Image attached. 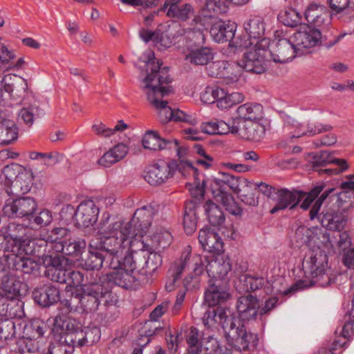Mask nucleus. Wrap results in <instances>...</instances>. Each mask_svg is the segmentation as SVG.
I'll use <instances>...</instances> for the list:
<instances>
[{
    "instance_id": "f257e3e1",
    "label": "nucleus",
    "mask_w": 354,
    "mask_h": 354,
    "mask_svg": "<svg viewBox=\"0 0 354 354\" xmlns=\"http://www.w3.org/2000/svg\"><path fill=\"white\" fill-rule=\"evenodd\" d=\"M97 233L102 240V247L112 256L123 254L129 250L131 254L141 252L149 254L153 250V246L138 236L135 230L124 227L122 221H116L109 215L103 216Z\"/></svg>"
},
{
    "instance_id": "f03ea898",
    "label": "nucleus",
    "mask_w": 354,
    "mask_h": 354,
    "mask_svg": "<svg viewBox=\"0 0 354 354\" xmlns=\"http://www.w3.org/2000/svg\"><path fill=\"white\" fill-rule=\"evenodd\" d=\"M203 323L207 328L220 324L228 344L239 350H247L250 346H254L258 342L257 335L248 333L241 320L236 318L230 308H209L203 315Z\"/></svg>"
},
{
    "instance_id": "7ed1b4c3",
    "label": "nucleus",
    "mask_w": 354,
    "mask_h": 354,
    "mask_svg": "<svg viewBox=\"0 0 354 354\" xmlns=\"http://www.w3.org/2000/svg\"><path fill=\"white\" fill-rule=\"evenodd\" d=\"M270 40L263 38L258 41L253 49L245 53L241 62L225 64L223 68L225 71L224 82L226 84L236 83L241 75V69L254 73L261 74L265 71L266 61L268 58Z\"/></svg>"
},
{
    "instance_id": "20e7f679",
    "label": "nucleus",
    "mask_w": 354,
    "mask_h": 354,
    "mask_svg": "<svg viewBox=\"0 0 354 354\" xmlns=\"http://www.w3.org/2000/svg\"><path fill=\"white\" fill-rule=\"evenodd\" d=\"M154 54L150 53L146 62L147 76L143 80V89L147 98L163 97L172 92L170 86H164L171 82V79L168 74L167 67L161 68L162 62L155 59Z\"/></svg>"
},
{
    "instance_id": "39448f33",
    "label": "nucleus",
    "mask_w": 354,
    "mask_h": 354,
    "mask_svg": "<svg viewBox=\"0 0 354 354\" xmlns=\"http://www.w3.org/2000/svg\"><path fill=\"white\" fill-rule=\"evenodd\" d=\"M190 270L192 272L189 273V277H185L183 280L186 288H188L189 285V278L198 277L204 272V263L202 257L198 254H192L191 248L188 246L186 250L182 253L180 258L171 265L168 270L169 279L166 282V289L171 291L176 283L182 277L183 274Z\"/></svg>"
},
{
    "instance_id": "423d86ee",
    "label": "nucleus",
    "mask_w": 354,
    "mask_h": 354,
    "mask_svg": "<svg viewBox=\"0 0 354 354\" xmlns=\"http://www.w3.org/2000/svg\"><path fill=\"white\" fill-rule=\"evenodd\" d=\"M303 270L306 275L314 279L315 283L325 287L330 285L335 278L331 277L328 256L323 250H313L310 257L304 259Z\"/></svg>"
},
{
    "instance_id": "0eeeda50",
    "label": "nucleus",
    "mask_w": 354,
    "mask_h": 354,
    "mask_svg": "<svg viewBox=\"0 0 354 354\" xmlns=\"http://www.w3.org/2000/svg\"><path fill=\"white\" fill-rule=\"evenodd\" d=\"M248 185V180L245 178L221 172L218 176L213 180L212 192L214 197H221L231 194L229 191L235 194L241 193L247 189Z\"/></svg>"
},
{
    "instance_id": "6e6552de",
    "label": "nucleus",
    "mask_w": 354,
    "mask_h": 354,
    "mask_svg": "<svg viewBox=\"0 0 354 354\" xmlns=\"http://www.w3.org/2000/svg\"><path fill=\"white\" fill-rule=\"evenodd\" d=\"M109 287H105L102 279L99 282H91L84 286L81 292V309L86 313L94 312L100 305V298L109 292Z\"/></svg>"
},
{
    "instance_id": "1a4fd4ad",
    "label": "nucleus",
    "mask_w": 354,
    "mask_h": 354,
    "mask_svg": "<svg viewBox=\"0 0 354 354\" xmlns=\"http://www.w3.org/2000/svg\"><path fill=\"white\" fill-rule=\"evenodd\" d=\"M176 168V161L158 160L148 167L145 179L151 185H160L174 176Z\"/></svg>"
},
{
    "instance_id": "9d476101",
    "label": "nucleus",
    "mask_w": 354,
    "mask_h": 354,
    "mask_svg": "<svg viewBox=\"0 0 354 354\" xmlns=\"http://www.w3.org/2000/svg\"><path fill=\"white\" fill-rule=\"evenodd\" d=\"M29 229L22 224L11 223L8 226V234L12 239L15 245L12 249V252L25 253L31 254L33 248L30 244H34L28 235Z\"/></svg>"
},
{
    "instance_id": "9b49d317",
    "label": "nucleus",
    "mask_w": 354,
    "mask_h": 354,
    "mask_svg": "<svg viewBox=\"0 0 354 354\" xmlns=\"http://www.w3.org/2000/svg\"><path fill=\"white\" fill-rule=\"evenodd\" d=\"M23 254L19 252H12L9 254H3L0 257V263H3L2 270L6 271L12 268L13 270H20L25 274H30L39 270V264L28 257H22Z\"/></svg>"
},
{
    "instance_id": "f8f14e48",
    "label": "nucleus",
    "mask_w": 354,
    "mask_h": 354,
    "mask_svg": "<svg viewBox=\"0 0 354 354\" xmlns=\"http://www.w3.org/2000/svg\"><path fill=\"white\" fill-rule=\"evenodd\" d=\"M37 207L36 201L30 197H22L7 202L3 208L4 214L8 217H27L31 221L30 216Z\"/></svg>"
},
{
    "instance_id": "ddd939ff",
    "label": "nucleus",
    "mask_w": 354,
    "mask_h": 354,
    "mask_svg": "<svg viewBox=\"0 0 354 354\" xmlns=\"http://www.w3.org/2000/svg\"><path fill=\"white\" fill-rule=\"evenodd\" d=\"M321 30L309 25L301 26L292 36V39L299 53L301 50L317 46L321 43Z\"/></svg>"
},
{
    "instance_id": "4468645a",
    "label": "nucleus",
    "mask_w": 354,
    "mask_h": 354,
    "mask_svg": "<svg viewBox=\"0 0 354 354\" xmlns=\"http://www.w3.org/2000/svg\"><path fill=\"white\" fill-rule=\"evenodd\" d=\"M268 55L274 62L286 63L291 61L297 55H300V53L298 52L293 41L281 38L272 41Z\"/></svg>"
},
{
    "instance_id": "2eb2a0df",
    "label": "nucleus",
    "mask_w": 354,
    "mask_h": 354,
    "mask_svg": "<svg viewBox=\"0 0 354 354\" xmlns=\"http://www.w3.org/2000/svg\"><path fill=\"white\" fill-rule=\"evenodd\" d=\"M226 281L209 280L208 288L205 292V301L209 307L226 302L230 295L226 287Z\"/></svg>"
},
{
    "instance_id": "dca6fc26",
    "label": "nucleus",
    "mask_w": 354,
    "mask_h": 354,
    "mask_svg": "<svg viewBox=\"0 0 354 354\" xmlns=\"http://www.w3.org/2000/svg\"><path fill=\"white\" fill-rule=\"evenodd\" d=\"M335 188H328L324 189V191L321 194L317 200L313 203L310 212L309 216L311 220H313L318 215V212L320 210V208L323 204V203L328 198L330 200L333 197L336 198V203L338 206V209H342L344 207H352V203H349L348 205H344L347 201L346 198H348V192L346 191H342L339 193H335Z\"/></svg>"
},
{
    "instance_id": "f3484780",
    "label": "nucleus",
    "mask_w": 354,
    "mask_h": 354,
    "mask_svg": "<svg viewBox=\"0 0 354 354\" xmlns=\"http://www.w3.org/2000/svg\"><path fill=\"white\" fill-rule=\"evenodd\" d=\"M206 272L209 280L224 281L223 279L232 270V263L227 257L217 256L216 257L205 259Z\"/></svg>"
},
{
    "instance_id": "a211bd4d",
    "label": "nucleus",
    "mask_w": 354,
    "mask_h": 354,
    "mask_svg": "<svg viewBox=\"0 0 354 354\" xmlns=\"http://www.w3.org/2000/svg\"><path fill=\"white\" fill-rule=\"evenodd\" d=\"M99 209L93 201L81 203L75 213L74 218L77 225L86 227L93 225L97 220Z\"/></svg>"
},
{
    "instance_id": "6ab92c4d",
    "label": "nucleus",
    "mask_w": 354,
    "mask_h": 354,
    "mask_svg": "<svg viewBox=\"0 0 354 354\" xmlns=\"http://www.w3.org/2000/svg\"><path fill=\"white\" fill-rule=\"evenodd\" d=\"M304 17L310 24L309 26L321 30L326 28L330 24L329 13L326 7L322 5H309L304 12Z\"/></svg>"
},
{
    "instance_id": "aec40b11",
    "label": "nucleus",
    "mask_w": 354,
    "mask_h": 354,
    "mask_svg": "<svg viewBox=\"0 0 354 354\" xmlns=\"http://www.w3.org/2000/svg\"><path fill=\"white\" fill-rule=\"evenodd\" d=\"M3 263H0V295L9 299H13L21 295V288L23 283L15 276L3 270Z\"/></svg>"
},
{
    "instance_id": "412c9836",
    "label": "nucleus",
    "mask_w": 354,
    "mask_h": 354,
    "mask_svg": "<svg viewBox=\"0 0 354 354\" xmlns=\"http://www.w3.org/2000/svg\"><path fill=\"white\" fill-rule=\"evenodd\" d=\"M348 207L338 209L337 211L327 210L323 212L321 223L323 227L333 231H341L348 221Z\"/></svg>"
},
{
    "instance_id": "4be33fe9",
    "label": "nucleus",
    "mask_w": 354,
    "mask_h": 354,
    "mask_svg": "<svg viewBox=\"0 0 354 354\" xmlns=\"http://www.w3.org/2000/svg\"><path fill=\"white\" fill-rule=\"evenodd\" d=\"M113 271L101 278L103 284L106 281V287H109V283H112L124 289H132L134 288L137 279L133 273L119 269L117 267H113Z\"/></svg>"
},
{
    "instance_id": "5701e85b",
    "label": "nucleus",
    "mask_w": 354,
    "mask_h": 354,
    "mask_svg": "<svg viewBox=\"0 0 354 354\" xmlns=\"http://www.w3.org/2000/svg\"><path fill=\"white\" fill-rule=\"evenodd\" d=\"M236 24L230 21L218 20L210 28L209 34L217 43H224L232 39L235 35Z\"/></svg>"
},
{
    "instance_id": "b1692460",
    "label": "nucleus",
    "mask_w": 354,
    "mask_h": 354,
    "mask_svg": "<svg viewBox=\"0 0 354 354\" xmlns=\"http://www.w3.org/2000/svg\"><path fill=\"white\" fill-rule=\"evenodd\" d=\"M202 248L210 253L220 254L223 251V242L218 234L209 227L203 228L198 233Z\"/></svg>"
},
{
    "instance_id": "393cba45",
    "label": "nucleus",
    "mask_w": 354,
    "mask_h": 354,
    "mask_svg": "<svg viewBox=\"0 0 354 354\" xmlns=\"http://www.w3.org/2000/svg\"><path fill=\"white\" fill-rule=\"evenodd\" d=\"M3 89L12 97L22 100L28 92V83L21 77L16 75H6L3 77Z\"/></svg>"
},
{
    "instance_id": "a878e982",
    "label": "nucleus",
    "mask_w": 354,
    "mask_h": 354,
    "mask_svg": "<svg viewBox=\"0 0 354 354\" xmlns=\"http://www.w3.org/2000/svg\"><path fill=\"white\" fill-rule=\"evenodd\" d=\"M301 194L297 191H290L288 189H279L275 195V205L271 209L270 213L274 214L279 210L288 207L293 209L300 202Z\"/></svg>"
},
{
    "instance_id": "bb28decb",
    "label": "nucleus",
    "mask_w": 354,
    "mask_h": 354,
    "mask_svg": "<svg viewBox=\"0 0 354 354\" xmlns=\"http://www.w3.org/2000/svg\"><path fill=\"white\" fill-rule=\"evenodd\" d=\"M183 53L185 60L195 66L207 64L214 58L212 50L207 47H196L189 45V48H184Z\"/></svg>"
},
{
    "instance_id": "cd10ccee",
    "label": "nucleus",
    "mask_w": 354,
    "mask_h": 354,
    "mask_svg": "<svg viewBox=\"0 0 354 354\" xmlns=\"http://www.w3.org/2000/svg\"><path fill=\"white\" fill-rule=\"evenodd\" d=\"M153 215V209L151 207L143 206L138 209L131 220L124 227H128L133 230V227L140 232H146L151 226Z\"/></svg>"
},
{
    "instance_id": "c85d7f7f",
    "label": "nucleus",
    "mask_w": 354,
    "mask_h": 354,
    "mask_svg": "<svg viewBox=\"0 0 354 354\" xmlns=\"http://www.w3.org/2000/svg\"><path fill=\"white\" fill-rule=\"evenodd\" d=\"M234 131L242 138L259 142L264 136L265 128L255 121L243 122L241 127H234Z\"/></svg>"
},
{
    "instance_id": "c756f323",
    "label": "nucleus",
    "mask_w": 354,
    "mask_h": 354,
    "mask_svg": "<svg viewBox=\"0 0 354 354\" xmlns=\"http://www.w3.org/2000/svg\"><path fill=\"white\" fill-rule=\"evenodd\" d=\"M33 297L40 306H50L60 299L59 290L52 284H46L34 290Z\"/></svg>"
},
{
    "instance_id": "7c9ffc66",
    "label": "nucleus",
    "mask_w": 354,
    "mask_h": 354,
    "mask_svg": "<svg viewBox=\"0 0 354 354\" xmlns=\"http://www.w3.org/2000/svg\"><path fill=\"white\" fill-rule=\"evenodd\" d=\"M258 299L252 295L240 297L236 303V309L243 321H249L257 315Z\"/></svg>"
},
{
    "instance_id": "2f4dec72",
    "label": "nucleus",
    "mask_w": 354,
    "mask_h": 354,
    "mask_svg": "<svg viewBox=\"0 0 354 354\" xmlns=\"http://www.w3.org/2000/svg\"><path fill=\"white\" fill-rule=\"evenodd\" d=\"M178 170L185 178L192 177L195 185V191L193 193L194 197H203L205 194L204 180L202 184L198 181V171L195 165L189 160H183L177 163Z\"/></svg>"
},
{
    "instance_id": "473e14b6",
    "label": "nucleus",
    "mask_w": 354,
    "mask_h": 354,
    "mask_svg": "<svg viewBox=\"0 0 354 354\" xmlns=\"http://www.w3.org/2000/svg\"><path fill=\"white\" fill-rule=\"evenodd\" d=\"M129 151V147L124 143H119L109 149L97 160V164L104 167H110L111 165L124 159Z\"/></svg>"
},
{
    "instance_id": "72a5a7b5",
    "label": "nucleus",
    "mask_w": 354,
    "mask_h": 354,
    "mask_svg": "<svg viewBox=\"0 0 354 354\" xmlns=\"http://www.w3.org/2000/svg\"><path fill=\"white\" fill-rule=\"evenodd\" d=\"M143 254V252H137L135 254L129 253L124 257L122 262H121L119 259V257L122 254H119L118 256H113L114 257L117 258V266H113V262H111V265L113 267H117L119 269H122L129 272L134 274V272L136 269L140 268H143V263H145Z\"/></svg>"
},
{
    "instance_id": "f704fd0d",
    "label": "nucleus",
    "mask_w": 354,
    "mask_h": 354,
    "mask_svg": "<svg viewBox=\"0 0 354 354\" xmlns=\"http://www.w3.org/2000/svg\"><path fill=\"white\" fill-rule=\"evenodd\" d=\"M197 207V205L194 201H187L185 204L183 224L187 234H192L196 230L198 222Z\"/></svg>"
},
{
    "instance_id": "c9c22d12",
    "label": "nucleus",
    "mask_w": 354,
    "mask_h": 354,
    "mask_svg": "<svg viewBox=\"0 0 354 354\" xmlns=\"http://www.w3.org/2000/svg\"><path fill=\"white\" fill-rule=\"evenodd\" d=\"M18 138V128L15 122L9 119L0 120V145H7Z\"/></svg>"
},
{
    "instance_id": "e433bc0d",
    "label": "nucleus",
    "mask_w": 354,
    "mask_h": 354,
    "mask_svg": "<svg viewBox=\"0 0 354 354\" xmlns=\"http://www.w3.org/2000/svg\"><path fill=\"white\" fill-rule=\"evenodd\" d=\"M243 28L250 39L260 41L264 38L265 24L261 17H254L248 19L244 23Z\"/></svg>"
},
{
    "instance_id": "4c0bfd02",
    "label": "nucleus",
    "mask_w": 354,
    "mask_h": 354,
    "mask_svg": "<svg viewBox=\"0 0 354 354\" xmlns=\"http://www.w3.org/2000/svg\"><path fill=\"white\" fill-rule=\"evenodd\" d=\"M169 141V140L162 139L158 132L148 131L145 134L142 142L144 148L156 151L167 149Z\"/></svg>"
},
{
    "instance_id": "58836bf2",
    "label": "nucleus",
    "mask_w": 354,
    "mask_h": 354,
    "mask_svg": "<svg viewBox=\"0 0 354 354\" xmlns=\"http://www.w3.org/2000/svg\"><path fill=\"white\" fill-rule=\"evenodd\" d=\"M225 349L216 337L208 335L201 342L197 354H223Z\"/></svg>"
},
{
    "instance_id": "ea45409f",
    "label": "nucleus",
    "mask_w": 354,
    "mask_h": 354,
    "mask_svg": "<svg viewBox=\"0 0 354 354\" xmlns=\"http://www.w3.org/2000/svg\"><path fill=\"white\" fill-rule=\"evenodd\" d=\"M262 107L258 104L246 103L237 108L236 113L239 119L244 121H254L260 116Z\"/></svg>"
},
{
    "instance_id": "a19ab883",
    "label": "nucleus",
    "mask_w": 354,
    "mask_h": 354,
    "mask_svg": "<svg viewBox=\"0 0 354 354\" xmlns=\"http://www.w3.org/2000/svg\"><path fill=\"white\" fill-rule=\"evenodd\" d=\"M162 97H156L152 99H148L147 100L158 111L160 122L166 123L171 120L174 116L173 109L167 105V101L162 100Z\"/></svg>"
},
{
    "instance_id": "79ce46f5",
    "label": "nucleus",
    "mask_w": 354,
    "mask_h": 354,
    "mask_svg": "<svg viewBox=\"0 0 354 354\" xmlns=\"http://www.w3.org/2000/svg\"><path fill=\"white\" fill-rule=\"evenodd\" d=\"M204 208L211 225L220 226L225 222L224 214L217 205L209 201L205 203Z\"/></svg>"
},
{
    "instance_id": "37998d69",
    "label": "nucleus",
    "mask_w": 354,
    "mask_h": 354,
    "mask_svg": "<svg viewBox=\"0 0 354 354\" xmlns=\"http://www.w3.org/2000/svg\"><path fill=\"white\" fill-rule=\"evenodd\" d=\"M46 326L39 319L27 323L23 330V337L37 339L43 336Z\"/></svg>"
},
{
    "instance_id": "c03bdc74",
    "label": "nucleus",
    "mask_w": 354,
    "mask_h": 354,
    "mask_svg": "<svg viewBox=\"0 0 354 354\" xmlns=\"http://www.w3.org/2000/svg\"><path fill=\"white\" fill-rule=\"evenodd\" d=\"M104 256L97 249L90 250L86 259H82V266L86 270H99L102 268Z\"/></svg>"
},
{
    "instance_id": "a18cd8bd",
    "label": "nucleus",
    "mask_w": 354,
    "mask_h": 354,
    "mask_svg": "<svg viewBox=\"0 0 354 354\" xmlns=\"http://www.w3.org/2000/svg\"><path fill=\"white\" fill-rule=\"evenodd\" d=\"M203 333L194 326H191L186 335V342L188 345L187 354H197L201 342L204 338Z\"/></svg>"
},
{
    "instance_id": "49530a36",
    "label": "nucleus",
    "mask_w": 354,
    "mask_h": 354,
    "mask_svg": "<svg viewBox=\"0 0 354 354\" xmlns=\"http://www.w3.org/2000/svg\"><path fill=\"white\" fill-rule=\"evenodd\" d=\"M59 251L66 255L78 257L81 256L86 247V243L84 239L74 240L72 242L59 244Z\"/></svg>"
},
{
    "instance_id": "de8ad7c7",
    "label": "nucleus",
    "mask_w": 354,
    "mask_h": 354,
    "mask_svg": "<svg viewBox=\"0 0 354 354\" xmlns=\"http://www.w3.org/2000/svg\"><path fill=\"white\" fill-rule=\"evenodd\" d=\"M228 6L222 0H206L203 7V13L205 17H212L216 15L225 13Z\"/></svg>"
},
{
    "instance_id": "09e8293b",
    "label": "nucleus",
    "mask_w": 354,
    "mask_h": 354,
    "mask_svg": "<svg viewBox=\"0 0 354 354\" xmlns=\"http://www.w3.org/2000/svg\"><path fill=\"white\" fill-rule=\"evenodd\" d=\"M325 187L326 185L323 183H321L313 187L308 192H299L301 196L300 201L304 198L300 207L304 210L308 209L312 203L316 198L317 199L319 198V195H321V194L324 191Z\"/></svg>"
},
{
    "instance_id": "8fccbe9b",
    "label": "nucleus",
    "mask_w": 354,
    "mask_h": 354,
    "mask_svg": "<svg viewBox=\"0 0 354 354\" xmlns=\"http://www.w3.org/2000/svg\"><path fill=\"white\" fill-rule=\"evenodd\" d=\"M167 16L169 18H177L181 20H186L192 11V6L186 3L181 6L178 4H169L167 8Z\"/></svg>"
},
{
    "instance_id": "3c124183",
    "label": "nucleus",
    "mask_w": 354,
    "mask_h": 354,
    "mask_svg": "<svg viewBox=\"0 0 354 354\" xmlns=\"http://www.w3.org/2000/svg\"><path fill=\"white\" fill-rule=\"evenodd\" d=\"M68 270L62 268L59 266H48L46 271L45 275L51 281L60 283H66Z\"/></svg>"
},
{
    "instance_id": "603ef678",
    "label": "nucleus",
    "mask_w": 354,
    "mask_h": 354,
    "mask_svg": "<svg viewBox=\"0 0 354 354\" xmlns=\"http://www.w3.org/2000/svg\"><path fill=\"white\" fill-rule=\"evenodd\" d=\"M64 342L68 344V346H72V349L74 347H82L84 346V344H82L84 343V333H83V329L77 328L74 332H69L66 335V337H64ZM72 351H65V353H72Z\"/></svg>"
},
{
    "instance_id": "864d4df0",
    "label": "nucleus",
    "mask_w": 354,
    "mask_h": 354,
    "mask_svg": "<svg viewBox=\"0 0 354 354\" xmlns=\"http://www.w3.org/2000/svg\"><path fill=\"white\" fill-rule=\"evenodd\" d=\"M214 199L221 202L225 207V209L233 215H241L242 209L239 204L234 201V197L231 194L221 196V197H214Z\"/></svg>"
},
{
    "instance_id": "5fc2aeb1",
    "label": "nucleus",
    "mask_w": 354,
    "mask_h": 354,
    "mask_svg": "<svg viewBox=\"0 0 354 354\" xmlns=\"http://www.w3.org/2000/svg\"><path fill=\"white\" fill-rule=\"evenodd\" d=\"M279 18L286 26L295 27L301 24L299 13L293 8H288L279 15Z\"/></svg>"
},
{
    "instance_id": "6e6d98bb",
    "label": "nucleus",
    "mask_w": 354,
    "mask_h": 354,
    "mask_svg": "<svg viewBox=\"0 0 354 354\" xmlns=\"http://www.w3.org/2000/svg\"><path fill=\"white\" fill-rule=\"evenodd\" d=\"M205 42V36L200 30H193L187 32L186 44L184 48H189V45L196 47H203Z\"/></svg>"
},
{
    "instance_id": "4d7b16f0",
    "label": "nucleus",
    "mask_w": 354,
    "mask_h": 354,
    "mask_svg": "<svg viewBox=\"0 0 354 354\" xmlns=\"http://www.w3.org/2000/svg\"><path fill=\"white\" fill-rule=\"evenodd\" d=\"M171 234L166 230H160L153 235L151 241H153V250L158 248L165 249L171 243Z\"/></svg>"
},
{
    "instance_id": "13d9d810",
    "label": "nucleus",
    "mask_w": 354,
    "mask_h": 354,
    "mask_svg": "<svg viewBox=\"0 0 354 354\" xmlns=\"http://www.w3.org/2000/svg\"><path fill=\"white\" fill-rule=\"evenodd\" d=\"M154 250L147 254V252H143L144 261L143 268L145 267L147 269L154 271L162 264V257L160 254L154 252Z\"/></svg>"
},
{
    "instance_id": "bf43d9fd",
    "label": "nucleus",
    "mask_w": 354,
    "mask_h": 354,
    "mask_svg": "<svg viewBox=\"0 0 354 354\" xmlns=\"http://www.w3.org/2000/svg\"><path fill=\"white\" fill-rule=\"evenodd\" d=\"M68 297L61 301V304L66 308V313L81 309V293L77 292H73Z\"/></svg>"
},
{
    "instance_id": "052dcab7",
    "label": "nucleus",
    "mask_w": 354,
    "mask_h": 354,
    "mask_svg": "<svg viewBox=\"0 0 354 354\" xmlns=\"http://www.w3.org/2000/svg\"><path fill=\"white\" fill-rule=\"evenodd\" d=\"M84 346H92L100 339V330L98 327H86L83 329Z\"/></svg>"
},
{
    "instance_id": "680f3d73",
    "label": "nucleus",
    "mask_w": 354,
    "mask_h": 354,
    "mask_svg": "<svg viewBox=\"0 0 354 354\" xmlns=\"http://www.w3.org/2000/svg\"><path fill=\"white\" fill-rule=\"evenodd\" d=\"M18 351L20 353H33L39 349L38 342L36 339L23 337L17 343Z\"/></svg>"
},
{
    "instance_id": "e2e57ef3",
    "label": "nucleus",
    "mask_w": 354,
    "mask_h": 354,
    "mask_svg": "<svg viewBox=\"0 0 354 354\" xmlns=\"http://www.w3.org/2000/svg\"><path fill=\"white\" fill-rule=\"evenodd\" d=\"M39 112L40 109L38 106H31L21 109L19 113V117L26 125L30 127L33 124L35 115H39Z\"/></svg>"
},
{
    "instance_id": "0e129e2a",
    "label": "nucleus",
    "mask_w": 354,
    "mask_h": 354,
    "mask_svg": "<svg viewBox=\"0 0 354 354\" xmlns=\"http://www.w3.org/2000/svg\"><path fill=\"white\" fill-rule=\"evenodd\" d=\"M332 127L328 124H308L306 131H304L301 133L294 135L293 136L297 138H300L301 136H314L322 132L330 131Z\"/></svg>"
},
{
    "instance_id": "69168bd1",
    "label": "nucleus",
    "mask_w": 354,
    "mask_h": 354,
    "mask_svg": "<svg viewBox=\"0 0 354 354\" xmlns=\"http://www.w3.org/2000/svg\"><path fill=\"white\" fill-rule=\"evenodd\" d=\"M167 149L174 151L178 157L179 162L187 160L188 148L185 145H180L177 140H169Z\"/></svg>"
},
{
    "instance_id": "338daca9",
    "label": "nucleus",
    "mask_w": 354,
    "mask_h": 354,
    "mask_svg": "<svg viewBox=\"0 0 354 354\" xmlns=\"http://www.w3.org/2000/svg\"><path fill=\"white\" fill-rule=\"evenodd\" d=\"M239 194V198L243 203L250 206H256L259 203L258 198L254 196L252 192V183L248 181L247 189L245 191H241Z\"/></svg>"
},
{
    "instance_id": "774afa93",
    "label": "nucleus",
    "mask_w": 354,
    "mask_h": 354,
    "mask_svg": "<svg viewBox=\"0 0 354 354\" xmlns=\"http://www.w3.org/2000/svg\"><path fill=\"white\" fill-rule=\"evenodd\" d=\"M333 12L337 14L349 6L354 10V0H327Z\"/></svg>"
}]
</instances>
